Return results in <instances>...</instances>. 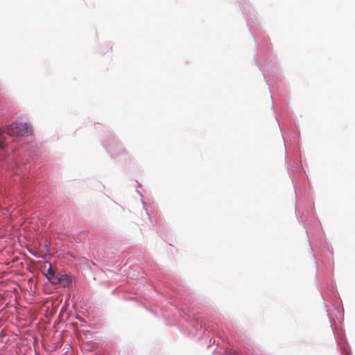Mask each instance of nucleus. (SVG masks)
I'll return each mask as SVG.
<instances>
[{
  "label": "nucleus",
  "instance_id": "nucleus-1",
  "mask_svg": "<svg viewBox=\"0 0 355 355\" xmlns=\"http://www.w3.org/2000/svg\"><path fill=\"white\" fill-rule=\"evenodd\" d=\"M60 284H61L64 287L68 286L71 282L69 277L67 275H60Z\"/></svg>",
  "mask_w": 355,
  "mask_h": 355
},
{
  "label": "nucleus",
  "instance_id": "nucleus-2",
  "mask_svg": "<svg viewBox=\"0 0 355 355\" xmlns=\"http://www.w3.org/2000/svg\"><path fill=\"white\" fill-rule=\"evenodd\" d=\"M48 278L52 284H60V276H55V274L54 276L48 277Z\"/></svg>",
  "mask_w": 355,
  "mask_h": 355
},
{
  "label": "nucleus",
  "instance_id": "nucleus-3",
  "mask_svg": "<svg viewBox=\"0 0 355 355\" xmlns=\"http://www.w3.org/2000/svg\"><path fill=\"white\" fill-rule=\"evenodd\" d=\"M55 274V271L53 270V269L50 266L48 270V275H49L48 277L54 276Z\"/></svg>",
  "mask_w": 355,
  "mask_h": 355
}]
</instances>
